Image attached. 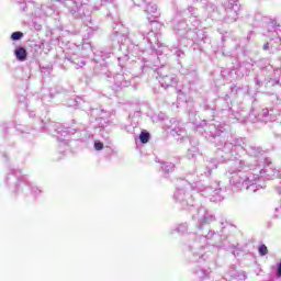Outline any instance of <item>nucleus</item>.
<instances>
[{"instance_id":"4","label":"nucleus","mask_w":281,"mask_h":281,"mask_svg":"<svg viewBox=\"0 0 281 281\" xmlns=\"http://www.w3.org/2000/svg\"><path fill=\"white\" fill-rule=\"evenodd\" d=\"M12 41H21L23 38V32H14L11 34Z\"/></svg>"},{"instance_id":"1","label":"nucleus","mask_w":281,"mask_h":281,"mask_svg":"<svg viewBox=\"0 0 281 281\" xmlns=\"http://www.w3.org/2000/svg\"><path fill=\"white\" fill-rule=\"evenodd\" d=\"M14 54H15V58L21 63H23L24 60H27V50H25V48L18 47L15 48Z\"/></svg>"},{"instance_id":"6","label":"nucleus","mask_w":281,"mask_h":281,"mask_svg":"<svg viewBox=\"0 0 281 281\" xmlns=\"http://www.w3.org/2000/svg\"><path fill=\"white\" fill-rule=\"evenodd\" d=\"M263 49H265V50L269 49V42H267L266 44H263Z\"/></svg>"},{"instance_id":"3","label":"nucleus","mask_w":281,"mask_h":281,"mask_svg":"<svg viewBox=\"0 0 281 281\" xmlns=\"http://www.w3.org/2000/svg\"><path fill=\"white\" fill-rule=\"evenodd\" d=\"M258 251L260 256H267V254H269V248H267V245L261 244L258 248Z\"/></svg>"},{"instance_id":"5","label":"nucleus","mask_w":281,"mask_h":281,"mask_svg":"<svg viewBox=\"0 0 281 281\" xmlns=\"http://www.w3.org/2000/svg\"><path fill=\"white\" fill-rule=\"evenodd\" d=\"M94 148L95 150H102V148H104V143L102 142L94 143Z\"/></svg>"},{"instance_id":"2","label":"nucleus","mask_w":281,"mask_h":281,"mask_svg":"<svg viewBox=\"0 0 281 281\" xmlns=\"http://www.w3.org/2000/svg\"><path fill=\"white\" fill-rule=\"evenodd\" d=\"M139 139L142 144H148V142H150V133L142 131L139 134Z\"/></svg>"},{"instance_id":"7","label":"nucleus","mask_w":281,"mask_h":281,"mask_svg":"<svg viewBox=\"0 0 281 281\" xmlns=\"http://www.w3.org/2000/svg\"><path fill=\"white\" fill-rule=\"evenodd\" d=\"M55 1H58V2H60V1H63V0H55Z\"/></svg>"}]
</instances>
